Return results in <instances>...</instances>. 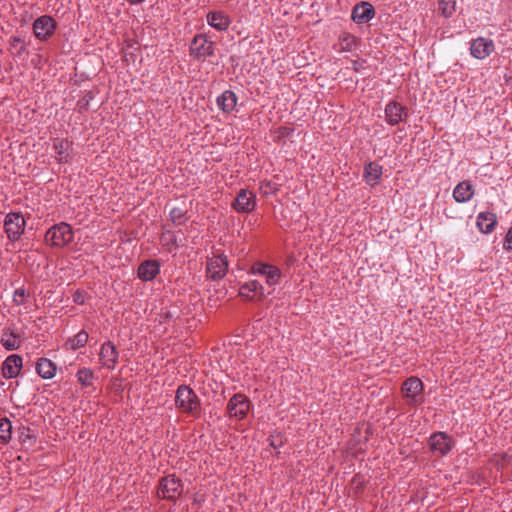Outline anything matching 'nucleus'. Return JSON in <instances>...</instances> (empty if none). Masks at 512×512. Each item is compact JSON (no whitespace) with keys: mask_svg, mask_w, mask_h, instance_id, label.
Wrapping results in <instances>:
<instances>
[{"mask_svg":"<svg viewBox=\"0 0 512 512\" xmlns=\"http://www.w3.org/2000/svg\"><path fill=\"white\" fill-rule=\"evenodd\" d=\"M34 439V435L31 434V430L29 428L23 427L20 433V440L25 443L27 440Z\"/></svg>","mask_w":512,"mask_h":512,"instance_id":"nucleus-38","label":"nucleus"},{"mask_svg":"<svg viewBox=\"0 0 512 512\" xmlns=\"http://www.w3.org/2000/svg\"><path fill=\"white\" fill-rule=\"evenodd\" d=\"M0 343L7 351L17 350L21 345L20 335L14 329L6 327L3 329Z\"/></svg>","mask_w":512,"mask_h":512,"instance_id":"nucleus-20","label":"nucleus"},{"mask_svg":"<svg viewBox=\"0 0 512 512\" xmlns=\"http://www.w3.org/2000/svg\"><path fill=\"white\" fill-rule=\"evenodd\" d=\"M244 290L252 292V301H261L266 297V295L271 294L273 291L272 288L266 290L264 285L257 280H251L246 282L244 284Z\"/></svg>","mask_w":512,"mask_h":512,"instance_id":"nucleus-25","label":"nucleus"},{"mask_svg":"<svg viewBox=\"0 0 512 512\" xmlns=\"http://www.w3.org/2000/svg\"><path fill=\"white\" fill-rule=\"evenodd\" d=\"M375 9L369 2L362 1L353 7L351 18L357 24L369 22L375 16Z\"/></svg>","mask_w":512,"mask_h":512,"instance_id":"nucleus-17","label":"nucleus"},{"mask_svg":"<svg viewBox=\"0 0 512 512\" xmlns=\"http://www.w3.org/2000/svg\"><path fill=\"white\" fill-rule=\"evenodd\" d=\"M73 238L72 227L66 222L53 225L45 234V242L56 248L65 247L73 241Z\"/></svg>","mask_w":512,"mask_h":512,"instance_id":"nucleus-2","label":"nucleus"},{"mask_svg":"<svg viewBox=\"0 0 512 512\" xmlns=\"http://www.w3.org/2000/svg\"><path fill=\"white\" fill-rule=\"evenodd\" d=\"M504 249L505 250H512V226L509 228V230L506 233L505 241H504Z\"/></svg>","mask_w":512,"mask_h":512,"instance_id":"nucleus-39","label":"nucleus"},{"mask_svg":"<svg viewBox=\"0 0 512 512\" xmlns=\"http://www.w3.org/2000/svg\"><path fill=\"white\" fill-rule=\"evenodd\" d=\"M496 223V214L489 211L480 212L476 219V225L478 229L485 234L491 233L494 230Z\"/></svg>","mask_w":512,"mask_h":512,"instance_id":"nucleus-22","label":"nucleus"},{"mask_svg":"<svg viewBox=\"0 0 512 512\" xmlns=\"http://www.w3.org/2000/svg\"><path fill=\"white\" fill-rule=\"evenodd\" d=\"M93 97V93L88 91L80 100H78L77 106L79 110H87Z\"/></svg>","mask_w":512,"mask_h":512,"instance_id":"nucleus-36","label":"nucleus"},{"mask_svg":"<svg viewBox=\"0 0 512 512\" xmlns=\"http://www.w3.org/2000/svg\"><path fill=\"white\" fill-rule=\"evenodd\" d=\"M475 190L469 180L459 182L453 190V198L457 203H465L472 199Z\"/></svg>","mask_w":512,"mask_h":512,"instance_id":"nucleus-19","label":"nucleus"},{"mask_svg":"<svg viewBox=\"0 0 512 512\" xmlns=\"http://www.w3.org/2000/svg\"><path fill=\"white\" fill-rule=\"evenodd\" d=\"M423 382L415 376L407 378L402 385V393L408 405L417 406L423 402Z\"/></svg>","mask_w":512,"mask_h":512,"instance_id":"nucleus-5","label":"nucleus"},{"mask_svg":"<svg viewBox=\"0 0 512 512\" xmlns=\"http://www.w3.org/2000/svg\"><path fill=\"white\" fill-rule=\"evenodd\" d=\"M25 290L23 288L16 289L13 295V300L17 305L24 303Z\"/></svg>","mask_w":512,"mask_h":512,"instance_id":"nucleus-37","label":"nucleus"},{"mask_svg":"<svg viewBox=\"0 0 512 512\" xmlns=\"http://www.w3.org/2000/svg\"><path fill=\"white\" fill-rule=\"evenodd\" d=\"M208 24L218 31H225L230 26L229 16L222 11H211L207 14Z\"/></svg>","mask_w":512,"mask_h":512,"instance_id":"nucleus-21","label":"nucleus"},{"mask_svg":"<svg viewBox=\"0 0 512 512\" xmlns=\"http://www.w3.org/2000/svg\"><path fill=\"white\" fill-rule=\"evenodd\" d=\"M385 120L389 125L395 126L407 116V108L397 101H390L385 107Z\"/></svg>","mask_w":512,"mask_h":512,"instance_id":"nucleus-14","label":"nucleus"},{"mask_svg":"<svg viewBox=\"0 0 512 512\" xmlns=\"http://www.w3.org/2000/svg\"><path fill=\"white\" fill-rule=\"evenodd\" d=\"M23 366V359L18 354L9 355L3 362L1 367L2 376L5 379H12L20 374Z\"/></svg>","mask_w":512,"mask_h":512,"instance_id":"nucleus-16","label":"nucleus"},{"mask_svg":"<svg viewBox=\"0 0 512 512\" xmlns=\"http://www.w3.org/2000/svg\"><path fill=\"white\" fill-rule=\"evenodd\" d=\"M256 206V196L252 191L241 189L232 203L238 213H250Z\"/></svg>","mask_w":512,"mask_h":512,"instance_id":"nucleus-11","label":"nucleus"},{"mask_svg":"<svg viewBox=\"0 0 512 512\" xmlns=\"http://www.w3.org/2000/svg\"><path fill=\"white\" fill-rule=\"evenodd\" d=\"M160 266L158 260H145L139 265L137 275L142 281H152L160 273Z\"/></svg>","mask_w":512,"mask_h":512,"instance_id":"nucleus-18","label":"nucleus"},{"mask_svg":"<svg viewBox=\"0 0 512 512\" xmlns=\"http://www.w3.org/2000/svg\"><path fill=\"white\" fill-rule=\"evenodd\" d=\"M9 49L16 56H21L26 51V45L19 36H12L9 39Z\"/></svg>","mask_w":512,"mask_h":512,"instance_id":"nucleus-33","label":"nucleus"},{"mask_svg":"<svg viewBox=\"0 0 512 512\" xmlns=\"http://www.w3.org/2000/svg\"><path fill=\"white\" fill-rule=\"evenodd\" d=\"M69 142L67 140H56L53 144V149L57 154V160L60 163H68L70 161L69 154L67 153Z\"/></svg>","mask_w":512,"mask_h":512,"instance_id":"nucleus-28","label":"nucleus"},{"mask_svg":"<svg viewBox=\"0 0 512 512\" xmlns=\"http://www.w3.org/2000/svg\"><path fill=\"white\" fill-rule=\"evenodd\" d=\"M206 270L209 278L212 280L222 279L228 271V260L223 254L208 258Z\"/></svg>","mask_w":512,"mask_h":512,"instance_id":"nucleus-10","label":"nucleus"},{"mask_svg":"<svg viewBox=\"0 0 512 512\" xmlns=\"http://www.w3.org/2000/svg\"><path fill=\"white\" fill-rule=\"evenodd\" d=\"M89 335L85 330L79 331L73 338L68 339L66 346L75 351L84 347L88 342Z\"/></svg>","mask_w":512,"mask_h":512,"instance_id":"nucleus-29","label":"nucleus"},{"mask_svg":"<svg viewBox=\"0 0 512 512\" xmlns=\"http://www.w3.org/2000/svg\"><path fill=\"white\" fill-rule=\"evenodd\" d=\"M76 377L83 387H89L92 386L95 376L91 368L84 367L78 370Z\"/></svg>","mask_w":512,"mask_h":512,"instance_id":"nucleus-31","label":"nucleus"},{"mask_svg":"<svg viewBox=\"0 0 512 512\" xmlns=\"http://www.w3.org/2000/svg\"><path fill=\"white\" fill-rule=\"evenodd\" d=\"M217 105L223 113H231L237 105V96L231 90L224 91L220 96L217 97Z\"/></svg>","mask_w":512,"mask_h":512,"instance_id":"nucleus-24","label":"nucleus"},{"mask_svg":"<svg viewBox=\"0 0 512 512\" xmlns=\"http://www.w3.org/2000/svg\"><path fill=\"white\" fill-rule=\"evenodd\" d=\"M26 221L20 212H10L4 220V230L10 241H17L24 233Z\"/></svg>","mask_w":512,"mask_h":512,"instance_id":"nucleus-7","label":"nucleus"},{"mask_svg":"<svg viewBox=\"0 0 512 512\" xmlns=\"http://www.w3.org/2000/svg\"><path fill=\"white\" fill-rule=\"evenodd\" d=\"M239 296L252 301V292H248L247 290H244V284L239 289Z\"/></svg>","mask_w":512,"mask_h":512,"instance_id":"nucleus-40","label":"nucleus"},{"mask_svg":"<svg viewBox=\"0 0 512 512\" xmlns=\"http://www.w3.org/2000/svg\"><path fill=\"white\" fill-rule=\"evenodd\" d=\"M363 176L368 185H377L382 177V166L375 161L365 164Z\"/></svg>","mask_w":512,"mask_h":512,"instance_id":"nucleus-23","label":"nucleus"},{"mask_svg":"<svg viewBox=\"0 0 512 512\" xmlns=\"http://www.w3.org/2000/svg\"><path fill=\"white\" fill-rule=\"evenodd\" d=\"M495 49L492 39L478 37L470 43L471 55L479 60L487 58Z\"/></svg>","mask_w":512,"mask_h":512,"instance_id":"nucleus-12","label":"nucleus"},{"mask_svg":"<svg viewBox=\"0 0 512 512\" xmlns=\"http://www.w3.org/2000/svg\"><path fill=\"white\" fill-rule=\"evenodd\" d=\"M161 242L169 252H171L172 250H176L179 247L176 234L172 230H166L165 232L162 233Z\"/></svg>","mask_w":512,"mask_h":512,"instance_id":"nucleus-30","label":"nucleus"},{"mask_svg":"<svg viewBox=\"0 0 512 512\" xmlns=\"http://www.w3.org/2000/svg\"><path fill=\"white\" fill-rule=\"evenodd\" d=\"M35 37L40 41H46L54 35L57 22L50 15H42L38 17L32 25Z\"/></svg>","mask_w":512,"mask_h":512,"instance_id":"nucleus-8","label":"nucleus"},{"mask_svg":"<svg viewBox=\"0 0 512 512\" xmlns=\"http://www.w3.org/2000/svg\"><path fill=\"white\" fill-rule=\"evenodd\" d=\"M74 302L77 304H84V298L81 292L77 291L74 294Z\"/></svg>","mask_w":512,"mask_h":512,"instance_id":"nucleus-41","label":"nucleus"},{"mask_svg":"<svg viewBox=\"0 0 512 512\" xmlns=\"http://www.w3.org/2000/svg\"><path fill=\"white\" fill-rule=\"evenodd\" d=\"M251 409V401L241 393L234 394L228 401L226 411L230 418L243 420Z\"/></svg>","mask_w":512,"mask_h":512,"instance_id":"nucleus-6","label":"nucleus"},{"mask_svg":"<svg viewBox=\"0 0 512 512\" xmlns=\"http://www.w3.org/2000/svg\"><path fill=\"white\" fill-rule=\"evenodd\" d=\"M253 272L265 277L267 286L272 289L278 283L281 276V272L276 266L264 263H256L253 266Z\"/></svg>","mask_w":512,"mask_h":512,"instance_id":"nucleus-15","label":"nucleus"},{"mask_svg":"<svg viewBox=\"0 0 512 512\" xmlns=\"http://www.w3.org/2000/svg\"><path fill=\"white\" fill-rule=\"evenodd\" d=\"M12 424L8 418L0 419V440L6 444L11 439Z\"/></svg>","mask_w":512,"mask_h":512,"instance_id":"nucleus-34","label":"nucleus"},{"mask_svg":"<svg viewBox=\"0 0 512 512\" xmlns=\"http://www.w3.org/2000/svg\"><path fill=\"white\" fill-rule=\"evenodd\" d=\"M56 364L48 358H39L36 362V372L43 379H51L56 374Z\"/></svg>","mask_w":512,"mask_h":512,"instance_id":"nucleus-26","label":"nucleus"},{"mask_svg":"<svg viewBox=\"0 0 512 512\" xmlns=\"http://www.w3.org/2000/svg\"><path fill=\"white\" fill-rule=\"evenodd\" d=\"M339 39L345 51H352L357 45V38L350 33H343Z\"/></svg>","mask_w":512,"mask_h":512,"instance_id":"nucleus-35","label":"nucleus"},{"mask_svg":"<svg viewBox=\"0 0 512 512\" xmlns=\"http://www.w3.org/2000/svg\"><path fill=\"white\" fill-rule=\"evenodd\" d=\"M145 0H127L131 5H137L143 3Z\"/></svg>","mask_w":512,"mask_h":512,"instance_id":"nucleus-43","label":"nucleus"},{"mask_svg":"<svg viewBox=\"0 0 512 512\" xmlns=\"http://www.w3.org/2000/svg\"><path fill=\"white\" fill-rule=\"evenodd\" d=\"M176 408L193 417H200L201 401L195 391L187 385H180L175 395Z\"/></svg>","mask_w":512,"mask_h":512,"instance_id":"nucleus-1","label":"nucleus"},{"mask_svg":"<svg viewBox=\"0 0 512 512\" xmlns=\"http://www.w3.org/2000/svg\"><path fill=\"white\" fill-rule=\"evenodd\" d=\"M189 51L194 59L203 62L214 55L215 43L206 35L198 34L192 39Z\"/></svg>","mask_w":512,"mask_h":512,"instance_id":"nucleus-4","label":"nucleus"},{"mask_svg":"<svg viewBox=\"0 0 512 512\" xmlns=\"http://www.w3.org/2000/svg\"><path fill=\"white\" fill-rule=\"evenodd\" d=\"M438 11L445 17H451L456 11V1L454 0H439Z\"/></svg>","mask_w":512,"mask_h":512,"instance_id":"nucleus-32","label":"nucleus"},{"mask_svg":"<svg viewBox=\"0 0 512 512\" xmlns=\"http://www.w3.org/2000/svg\"><path fill=\"white\" fill-rule=\"evenodd\" d=\"M187 207H173L169 211V220L174 226L184 225L189 220Z\"/></svg>","mask_w":512,"mask_h":512,"instance_id":"nucleus-27","label":"nucleus"},{"mask_svg":"<svg viewBox=\"0 0 512 512\" xmlns=\"http://www.w3.org/2000/svg\"><path fill=\"white\" fill-rule=\"evenodd\" d=\"M183 493V483L174 474L160 478L157 487V496L175 502Z\"/></svg>","mask_w":512,"mask_h":512,"instance_id":"nucleus-3","label":"nucleus"},{"mask_svg":"<svg viewBox=\"0 0 512 512\" xmlns=\"http://www.w3.org/2000/svg\"><path fill=\"white\" fill-rule=\"evenodd\" d=\"M455 441L445 432H435L429 438V447L432 452L441 456L451 451Z\"/></svg>","mask_w":512,"mask_h":512,"instance_id":"nucleus-9","label":"nucleus"},{"mask_svg":"<svg viewBox=\"0 0 512 512\" xmlns=\"http://www.w3.org/2000/svg\"><path fill=\"white\" fill-rule=\"evenodd\" d=\"M271 438L272 439L270 440V446H272L274 449H277V448H279L282 445V441L281 440L277 444V442L274 440L273 436Z\"/></svg>","mask_w":512,"mask_h":512,"instance_id":"nucleus-42","label":"nucleus"},{"mask_svg":"<svg viewBox=\"0 0 512 512\" xmlns=\"http://www.w3.org/2000/svg\"><path fill=\"white\" fill-rule=\"evenodd\" d=\"M99 359L102 361V365L107 369H115L119 359V351L113 342L106 341L102 344Z\"/></svg>","mask_w":512,"mask_h":512,"instance_id":"nucleus-13","label":"nucleus"}]
</instances>
